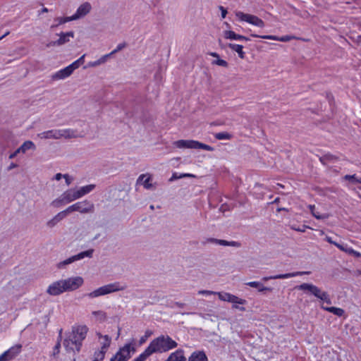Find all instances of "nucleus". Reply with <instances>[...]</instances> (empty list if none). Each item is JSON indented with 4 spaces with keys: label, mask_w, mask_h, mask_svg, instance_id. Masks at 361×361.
Listing matches in <instances>:
<instances>
[{
    "label": "nucleus",
    "mask_w": 361,
    "mask_h": 361,
    "mask_svg": "<svg viewBox=\"0 0 361 361\" xmlns=\"http://www.w3.org/2000/svg\"><path fill=\"white\" fill-rule=\"evenodd\" d=\"M88 328L85 325L74 326L63 341V346L68 351L80 350L82 341L85 338Z\"/></svg>",
    "instance_id": "obj_1"
},
{
    "label": "nucleus",
    "mask_w": 361,
    "mask_h": 361,
    "mask_svg": "<svg viewBox=\"0 0 361 361\" xmlns=\"http://www.w3.org/2000/svg\"><path fill=\"white\" fill-rule=\"evenodd\" d=\"M178 343L169 336H161L152 340L147 348L149 353H161L176 348Z\"/></svg>",
    "instance_id": "obj_2"
},
{
    "label": "nucleus",
    "mask_w": 361,
    "mask_h": 361,
    "mask_svg": "<svg viewBox=\"0 0 361 361\" xmlns=\"http://www.w3.org/2000/svg\"><path fill=\"white\" fill-rule=\"evenodd\" d=\"M37 137L41 140L54 139L59 140L61 138L70 139L78 137L77 132L74 130L67 129H52L42 132L37 135Z\"/></svg>",
    "instance_id": "obj_3"
},
{
    "label": "nucleus",
    "mask_w": 361,
    "mask_h": 361,
    "mask_svg": "<svg viewBox=\"0 0 361 361\" xmlns=\"http://www.w3.org/2000/svg\"><path fill=\"white\" fill-rule=\"evenodd\" d=\"M126 288V286H121L119 282H115L109 283L103 286H101L96 290L87 294L89 298H94L99 296L110 294L114 292L123 290Z\"/></svg>",
    "instance_id": "obj_4"
},
{
    "label": "nucleus",
    "mask_w": 361,
    "mask_h": 361,
    "mask_svg": "<svg viewBox=\"0 0 361 361\" xmlns=\"http://www.w3.org/2000/svg\"><path fill=\"white\" fill-rule=\"evenodd\" d=\"M173 146L179 149H202L209 152L214 151L210 145L193 140H179L173 143Z\"/></svg>",
    "instance_id": "obj_5"
},
{
    "label": "nucleus",
    "mask_w": 361,
    "mask_h": 361,
    "mask_svg": "<svg viewBox=\"0 0 361 361\" xmlns=\"http://www.w3.org/2000/svg\"><path fill=\"white\" fill-rule=\"evenodd\" d=\"M78 199H80V197L77 189L71 188L65 191L60 197L53 200L51 204L54 207H59L62 204L70 203Z\"/></svg>",
    "instance_id": "obj_6"
},
{
    "label": "nucleus",
    "mask_w": 361,
    "mask_h": 361,
    "mask_svg": "<svg viewBox=\"0 0 361 361\" xmlns=\"http://www.w3.org/2000/svg\"><path fill=\"white\" fill-rule=\"evenodd\" d=\"M216 295H218L220 300L232 303L233 309L238 310L241 312L245 311V308L244 307L236 306V304H240L241 305H245L247 301L245 299L240 298L238 296L227 292H217Z\"/></svg>",
    "instance_id": "obj_7"
},
{
    "label": "nucleus",
    "mask_w": 361,
    "mask_h": 361,
    "mask_svg": "<svg viewBox=\"0 0 361 361\" xmlns=\"http://www.w3.org/2000/svg\"><path fill=\"white\" fill-rule=\"evenodd\" d=\"M94 211V205L88 200L78 202L65 209L67 215L73 212H78L82 214L92 213Z\"/></svg>",
    "instance_id": "obj_8"
},
{
    "label": "nucleus",
    "mask_w": 361,
    "mask_h": 361,
    "mask_svg": "<svg viewBox=\"0 0 361 361\" xmlns=\"http://www.w3.org/2000/svg\"><path fill=\"white\" fill-rule=\"evenodd\" d=\"M235 15L240 21L246 22L261 28H263L265 26L264 22L257 16L245 13L242 11H236Z\"/></svg>",
    "instance_id": "obj_9"
},
{
    "label": "nucleus",
    "mask_w": 361,
    "mask_h": 361,
    "mask_svg": "<svg viewBox=\"0 0 361 361\" xmlns=\"http://www.w3.org/2000/svg\"><path fill=\"white\" fill-rule=\"evenodd\" d=\"M66 292L73 291L80 288L83 284V279L81 276H75L61 279Z\"/></svg>",
    "instance_id": "obj_10"
},
{
    "label": "nucleus",
    "mask_w": 361,
    "mask_h": 361,
    "mask_svg": "<svg viewBox=\"0 0 361 361\" xmlns=\"http://www.w3.org/2000/svg\"><path fill=\"white\" fill-rule=\"evenodd\" d=\"M135 350L131 344H126L111 359V361H126Z\"/></svg>",
    "instance_id": "obj_11"
},
{
    "label": "nucleus",
    "mask_w": 361,
    "mask_h": 361,
    "mask_svg": "<svg viewBox=\"0 0 361 361\" xmlns=\"http://www.w3.org/2000/svg\"><path fill=\"white\" fill-rule=\"evenodd\" d=\"M94 250L92 249L82 252L78 255H75L74 256H72L62 262H60L57 264V267L59 269H62L66 265H68L75 261L80 260L83 259L84 257H92Z\"/></svg>",
    "instance_id": "obj_12"
},
{
    "label": "nucleus",
    "mask_w": 361,
    "mask_h": 361,
    "mask_svg": "<svg viewBox=\"0 0 361 361\" xmlns=\"http://www.w3.org/2000/svg\"><path fill=\"white\" fill-rule=\"evenodd\" d=\"M65 292L61 279L50 283L46 290V293L51 296H57Z\"/></svg>",
    "instance_id": "obj_13"
},
{
    "label": "nucleus",
    "mask_w": 361,
    "mask_h": 361,
    "mask_svg": "<svg viewBox=\"0 0 361 361\" xmlns=\"http://www.w3.org/2000/svg\"><path fill=\"white\" fill-rule=\"evenodd\" d=\"M21 348L22 345L20 344L11 347L0 355V361H10L14 359L20 353Z\"/></svg>",
    "instance_id": "obj_14"
},
{
    "label": "nucleus",
    "mask_w": 361,
    "mask_h": 361,
    "mask_svg": "<svg viewBox=\"0 0 361 361\" xmlns=\"http://www.w3.org/2000/svg\"><path fill=\"white\" fill-rule=\"evenodd\" d=\"M91 9V4L89 2H85L78 8L75 13L73 14L72 17L74 20L80 19L88 14Z\"/></svg>",
    "instance_id": "obj_15"
},
{
    "label": "nucleus",
    "mask_w": 361,
    "mask_h": 361,
    "mask_svg": "<svg viewBox=\"0 0 361 361\" xmlns=\"http://www.w3.org/2000/svg\"><path fill=\"white\" fill-rule=\"evenodd\" d=\"M310 274L309 271H296V272L288 273V274H278V275H275V276H266V277H264L262 279L264 281H267L270 279H288V278L295 277L297 276H302L303 274Z\"/></svg>",
    "instance_id": "obj_16"
},
{
    "label": "nucleus",
    "mask_w": 361,
    "mask_h": 361,
    "mask_svg": "<svg viewBox=\"0 0 361 361\" xmlns=\"http://www.w3.org/2000/svg\"><path fill=\"white\" fill-rule=\"evenodd\" d=\"M207 243H215L222 246L240 247V243L237 241H227L226 240H220L214 238H208Z\"/></svg>",
    "instance_id": "obj_17"
},
{
    "label": "nucleus",
    "mask_w": 361,
    "mask_h": 361,
    "mask_svg": "<svg viewBox=\"0 0 361 361\" xmlns=\"http://www.w3.org/2000/svg\"><path fill=\"white\" fill-rule=\"evenodd\" d=\"M74 37V32L71 31L68 32H61L59 35V39L55 42H52L50 43V45H62L70 41V38H73Z\"/></svg>",
    "instance_id": "obj_18"
},
{
    "label": "nucleus",
    "mask_w": 361,
    "mask_h": 361,
    "mask_svg": "<svg viewBox=\"0 0 361 361\" xmlns=\"http://www.w3.org/2000/svg\"><path fill=\"white\" fill-rule=\"evenodd\" d=\"M251 36L253 37H259L262 39H273V40H277V41H280V42H288V41L295 38L294 36H291V35H285L283 37H277L275 35H258L256 34H252Z\"/></svg>",
    "instance_id": "obj_19"
},
{
    "label": "nucleus",
    "mask_w": 361,
    "mask_h": 361,
    "mask_svg": "<svg viewBox=\"0 0 361 361\" xmlns=\"http://www.w3.org/2000/svg\"><path fill=\"white\" fill-rule=\"evenodd\" d=\"M97 336L99 338V342L102 345L101 349L97 352H102L104 357L106 351L110 345L111 338L107 335L102 336L100 333H97Z\"/></svg>",
    "instance_id": "obj_20"
},
{
    "label": "nucleus",
    "mask_w": 361,
    "mask_h": 361,
    "mask_svg": "<svg viewBox=\"0 0 361 361\" xmlns=\"http://www.w3.org/2000/svg\"><path fill=\"white\" fill-rule=\"evenodd\" d=\"M72 74V72L69 69L68 66L59 70L51 75V78L54 80H63L69 77Z\"/></svg>",
    "instance_id": "obj_21"
},
{
    "label": "nucleus",
    "mask_w": 361,
    "mask_h": 361,
    "mask_svg": "<svg viewBox=\"0 0 361 361\" xmlns=\"http://www.w3.org/2000/svg\"><path fill=\"white\" fill-rule=\"evenodd\" d=\"M67 216L65 210L59 212L56 215H55L51 219L47 221V226L49 228L54 227L59 222L63 220Z\"/></svg>",
    "instance_id": "obj_22"
},
{
    "label": "nucleus",
    "mask_w": 361,
    "mask_h": 361,
    "mask_svg": "<svg viewBox=\"0 0 361 361\" xmlns=\"http://www.w3.org/2000/svg\"><path fill=\"white\" fill-rule=\"evenodd\" d=\"M151 180V176L148 174H141L137 178V183L143 185L145 188L149 190L153 187L152 184L150 183Z\"/></svg>",
    "instance_id": "obj_23"
},
{
    "label": "nucleus",
    "mask_w": 361,
    "mask_h": 361,
    "mask_svg": "<svg viewBox=\"0 0 361 361\" xmlns=\"http://www.w3.org/2000/svg\"><path fill=\"white\" fill-rule=\"evenodd\" d=\"M91 318L94 322H104L106 321L107 317L106 314L102 310L93 311L91 313Z\"/></svg>",
    "instance_id": "obj_24"
},
{
    "label": "nucleus",
    "mask_w": 361,
    "mask_h": 361,
    "mask_svg": "<svg viewBox=\"0 0 361 361\" xmlns=\"http://www.w3.org/2000/svg\"><path fill=\"white\" fill-rule=\"evenodd\" d=\"M166 361H185L183 355V350H178L171 353Z\"/></svg>",
    "instance_id": "obj_25"
},
{
    "label": "nucleus",
    "mask_w": 361,
    "mask_h": 361,
    "mask_svg": "<svg viewBox=\"0 0 361 361\" xmlns=\"http://www.w3.org/2000/svg\"><path fill=\"white\" fill-rule=\"evenodd\" d=\"M35 150L36 146L33 142L30 140H27L24 142L20 147H18V152H21V153H25L27 150Z\"/></svg>",
    "instance_id": "obj_26"
},
{
    "label": "nucleus",
    "mask_w": 361,
    "mask_h": 361,
    "mask_svg": "<svg viewBox=\"0 0 361 361\" xmlns=\"http://www.w3.org/2000/svg\"><path fill=\"white\" fill-rule=\"evenodd\" d=\"M188 361H208L205 353L202 351L193 353L189 357Z\"/></svg>",
    "instance_id": "obj_27"
},
{
    "label": "nucleus",
    "mask_w": 361,
    "mask_h": 361,
    "mask_svg": "<svg viewBox=\"0 0 361 361\" xmlns=\"http://www.w3.org/2000/svg\"><path fill=\"white\" fill-rule=\"evenodd\" d=\"M228 47L232 49L233 51H235L238 53V56L241 59H245V53L243 51V47L242 45H240V44H231V43H229L228 44Z\"/></svg>",
    "instance_id": "obj_28"
},
{
    "label": "nucleus",
    "mask_w": 361,
    "mask_h": 361,
    "mask_svg": "<svg viewBox=\"0 0 361 361\" xmlns=\"http://www.w3.org/2000/svg\"><path fill=\"white\" fill-rule=\"evenodd\" d=\"M94 188H95V185L90 184V185H85V186H82V187L77 189L78 193V195H79L80 198H81L84 195L90 193Z\"/></svg>",
    "instance_id": "obj_29"
},
{
    "label": "nucleus",
    "mask_w": 361,
    "mask_h": 361,
    "mask_svg": "<svg viewBox=\"0 0 361 361\" xmlns=\"http://www.w3.org/2000/svg\"><path fill=\"white\" fill-rule=\"evenodd\" d=\"M308 208L310 210L311 214L313 216H314L317 219H326L329 217V214H320L319 212L316 211L315 206L312 204L308 205Z\"/></svg>",
    "instance_id": "obj_30"
},
{
    "label": "nucleus",
    "mask_w": 361,
    "mask_h": 361,
    "mask_svg": "<svg viewBox=\"0 0 361 361\" xmlns=\"http://www.w3.org/2000/svg\"><path fill=\"white\" fill-rule=\"evenodd\" d=\"M322 308L324 309V310L329 312H331L336 316H338V317H341L344 314V310L339 307H326V306L322 305Z\"/></svg>",
    "instance_id": "obj_31"
},
{
    "label": "nucleus",
    "mask_w": 361,
    "mask_h": 361,
    "mask_svg": "<svg viewBox=\"0 0 361 361\" xmlns=\"http://www.w3.org/2000/svg\"><path fill=\"white\" fill-rule=\"evenodd\" d=\"M247 286H249L252 288H256L259 291L262 292L264 290H271L270 288L264 286L260 282L258 281H250L246 283Z\"/></svg>",
    "instance_id": "obj_32"
},
{
    "label": "nucleus",
    "mask_w": 361,
    "mask_h": 361,
    "mask_svg": "<svg viewBox=\"0 0 361 361\" xmlns=\"http://www.w3.org/2000/svg\"><path fill=\"white\" fill-rule=\"evenodd\" d=\"M312 295H314L317 298L322 300L323 298L326 295L327 293L326 292L322 291L320 288H319L317 286L313 285L311 293Z\"/></svg>",
    "instance_id": "obj_33"
},
{
    "label": "nucleus",
    "mask_w": 361,
    "mask_h": 361,
    "mask_svg": "<svg viewBox=\"0 0 361 361\" xmlns=\"http://www.w3.org/2000/svg\"><path fill=\"white\" fill-rule=\"evenodd\" d=\"M339 250H341V251H343L348 254L353 255L355 257H361L360 252H359L356 250H354L351 247H345L344 245H342V246H339Z\"/></svg>",
    "instance_id": "obj_34"
},
{
    "label": "nucleus",
    "mask_w": 361,
    "mask_h": 361,
    "mask_svg": "<svg viewBox=\"0 0 361 361\" xmlns=\"http://www.w3.org/2000/svg\"><path fill=\"white\" fill-rule=\"evenodd\" d=\"M232 135L226 132H221L218 133L215 135V138L217 140H230L231 139Z\"/></svg>",
    "instance_id": "obj_35"
},
{
    "label": "nucleus",
    "mask_w": 361,
    "mask_h": 361,
    "mask_svg": "<svg viewBox=\"0 0 361 361\" xmlns=\"http://www.w3.org/2000/svg\"><path fill=\"white\" fill-rule=\"evenodd\" d=\"M312 287H313V284L304 283H302L300 286H298L296 287V288L298 289V290H301L307 291V292L311 293Z\"/></svg>",
    "instance_id": "obj_36"
},
{
    "label": "nucleus",
    "mask_w": 361,
    "mask_h": 361,
    "mask_svg": "<svg viewBox=\"0 0 361 361\" xmlns=\"http://www.w3.org/2000/svg\"><path fill=\"white\" fill-rule=\"evenodd\" d=\"M224 36L226 39H236L237 34L231 30H226L224 32Z\"/></svg>",
    "instance_id": "obj_37"
},
{
    "label": "nucleus",
    "mask_w": 361,
    "mask_h": 361,
    "mask_svg": "<svg viewBox=\"0 0 361 361\" xmlns=\"http://www.w3.org/2000/svg\"><path fill=\"white\" fill-rule=\"evenodd\" d=\"M149 356L150 354L149 353L146 348L145 350L142 353H141L137 358H135L133 361H145Z\"/></svg>",
    "instance_id": "obj_38"
},
{
    "label": "nucleus",
    "mask_w": 361,
    "mask_h": 361,
    "mask_svg": "<svg viewBox=\"0 0 361 361\" xmlns=\"http://www.w3.org/2000/svg\"><path fill=\"white\" fill-rule=\"evenodd\" d=\"M344 180H349L352 183H357L359 181V178H357L355 174L353 175H345L343 177Z\"/></svg>",
    "instance_id": "obj_39"
},
{
    "label": "nucleus",
    "mask_w": 361,
    "mask_h": 361,
    "mask_svg": "<svg viewBox=\"0 0 361 361\" xmlns=\"http://www.w3.org/2000/svg\"><path fill=\"white\" fill-rule=\"evenodd\" d=\"M56 21H58L59 24H63L69 21L74 20L72 16L69 17H65V18H58L56 19Z\"/></svg>",
    "instance_id": "obj_40"
},
{
    "label": "nucleus",
    "mask_w": 361,
    "mask_h": 361,
    "mask_svg": "<svg viewBox=\"0 0 361 361\" xmlns=\"http://www.w3.org/2000/svg\"><path fill=\"white\" fill-rule=\"evenodd\" d=\"M60 348H61V343H60V341H58L56 345L54 346V349H53V351H52V355L54 357H56V355H59V352H60Z\"/></svg>",
    "instance_id": "obj_41"
},
{
    "label": "nucleus",
    "mask_w": 361,
    "mask_h": 361,
    "mask_svg": "<svg viewBox=\"0 0 361 361\" xmlns=\"http://www.w3.org/2000/svg\"><path fill=\"white\" fill-rule=\"evenodd\" d=\"M216 291H213V290H200L197 293L199 295H216Z\"/></svg>",
    "instance_id": "obj_42"
},
{
    "label": "nucleus",
    "mask_w": 361,
    "mask_h": 361,
    "mask_svg": "<svg viewBox=\"0 0 361 361\" xmlns=\"http://www.w3.org/2000/svg\"><path fill=\"white\" fill-rule=\"evenodd\" d=\"M111 56V54L109 53V54H105V55L102 56V57H100L98 59L99 66L105 63L107 61V60L110 58Z\"/></svg>",
    "instance_id": "obj_43"
},
{
    "label": "nucleus",
    "mask_w": 361,
    "mask_h": 361,
    "mask_svg": "<svg viewBox=\"0 0 361 361\" xmlns=\"http://www.w3.org/2000/svg\"><path fill=\"white\" fill-rule=\"evenodd\" d=\"M104 360V354L102 352H95L94 360L92 361H102Z\"/></svg>",
    "instance_id": "obj_44"
},
{
    "label": "nucleus",
    "mask_w": 361,
    "mask_h": 361,
    "mask_svg": "<svg viewBox=\"0 0 361 361\" xmlns=\"http://www.w3.org/2000/svg\"><path fill=\"white\" fill-rule=\"evenodd\" d=\"M213 63L216 64V65H218L219 66H223V67H227L228 66L227 61H226L225 60L219 59V58L216 61H214L213 62Z\"/></svg>",
    "instance_id": "obj_45"
},
{
    "label": "nucleus",
    "mask_w": 361,
    "mask_h": 361,
    "mask_svg": "<svg viewBox=\"0 0 361 361\" xmlns=\"http://www.w3.org/2000/svg\"><path fill=\"white\" fill-rule=\"evenodd\" d=\"M126 47V44L125 42L123 43H120L117 45L116 48L115 49H114L110 54H111V55L117 53L118 51L122 50L123 49H124L125 47Z\"/></svg>",
    "instance_id": "obj_46"
},
{
    "label": "nucleus",
    "mask_w": 361,
    "mask_h": 361,
    "mask_svg": "<svg viewBox=\"0 0 361 361\" xmlns=\"http://www.w3.org/2000/svg\"><path fill=\"white\" fill-rule=\"evenodd\" d=\"M80 64L78 63V61L76 60L71 64H70L68 66L71 71L73 73L75 69L78 68L80 67Z\"/></svg>",
    "instance_id": "obj_47"
},
{
    "label": "nucleus",
    "mask_w": 361,
    "mask_h": 361,
    "mask_svg": "<svg viewBox=\"0 0 361 361\" xmlns=\"http://www.w3.org/2000/svg\"><path fill=\"white\" fill-rule=\"evenodd\" d=\"M325 240L330 244H333L335 246H336L339 249V246H342L343 245H341L339 243H337L336 242L334 241L332 238L329 236H326Z\"/></svg>",
    "instance_id": "obj_48"
},
{
    "label": "nucleus",
    "mask_w": 361,
    "mask_h": 361,
    "mask_svg": "<svg viewBox=\"0 0 361 361\" xmlns=\"http://www.w3.org/2000/svg\"><path fill=\"white\" fill-rule=\"evenodd\" d=\"M63 178L66 180V183L67 185H71L73 180V178L71 177L68 174H63Z\"/></svg>",
    "instance_id": "obj_49"
},
{
    "label": "nucleus",
    "mask_w": 361,
    "mask_h": 361,
    "mask_svg": "<svg viewBox=\"0 0 361 361\" xmlns=\"http://www.w3.org/2000/svg\"><path fill=\"white\" fill-rule=\"evenodd\" d=\"M219 8L221 12V18H225L227 15V10L222 6H220Z\"/></svg>",
    "instance_id": "obj_50"
},
{
    "label": "nucleus",
    "mask_w": 361,
    "mask_h": 361,
    "mask_svg": "<svg viewBox=\"0 0 361 361\" xmlns=\"http://www.w3.org/2000/svg\"><path fill=\"white\" fill-rule=\"evenodd\" d=\"M322 300H323L324 302H326L327 305L331 304V300L328 293L326 294V295L323 298V299Z\"/></svg>",
    "instance_id": "obj_51"
},
{
    "label": "nucleus",
    "mask_w": 361,
    "mask_h": 361,
    "mask_svg": "<svg viewBox=\"0 0 361 361\" xmlns=\"http://www.w3.org/2000/svg\"><path fill=\"white\" fill-rule=\"evenodd\" d=\"M99 66V64L98 60H97L95 61L89 62L87 64V67H96V66Z\"/></svg>",
    "instance_id": "obj_52"
},
{
    "label": "nucleus",
    "mask_w": 361,
    "mask_h": 361,
    "mask_svg": "<svg viewBox=\"0 0 361 361\" xmlns=\"http://www.w3.org/2000/svg\"><path fill=\"white\" fill-rule=\"evenodd\" d=\"M235 40H245V41H248L249 38H247V37H245L243 35H240L237 34V37H236V39Z\"/></svg>",
    "instance_id": "obj_53"
},
{
    "label": "nucleus",
    "mask_w": 361,
    "mask_h": 361,
    "mask_svg": "<svg viewBox=\"0 0 361 361\" xmlns=\"http://www.w3.org/2000/svg\"><path fill=\"white\" fill-rule=\"evenodd\" d=\"M186 177H192V178H194L195 175L191 174V173H181V174H180L178 176V178H186Z\"/></svg>",
    "instance_id": "obj_54"
},
{
    "label": "nucleus",
    "mask_w": 361,
    "mask_h": 361,
    "mask_svg": "<svg viewBox=\"0 0 361 361\" xmlns=\"http://www.w3.org/2000/svg\"><path fill=\"white\" fill-rule=\"evenodd\" d=\"M21 153V152H18V148L12 154L9 155V159H12L17 156L18 154Z\"/></svg>",
    "instance_id": "obj_55"
},
{
    "label": "nucleus",
    "mask_w": 361,
    "mask_h": 361,
    "mask_svg": "<svg viewBox=\"0 0 361 361\" xmlns=\"http://www.w3.org/2000/svg\"><path fill=\"white\" fill-rule=\"evenodd\" d=\"M61 178H63V175L60 173H56L54 176L56 180H60Z\"/></svg>",
    "instance_id": "obj_56"
},
{
    "label": "nucleus",
    "mask_w": 361,
    "mask_h": 361,
    "mask_svg": "<svg viewBox=\"0 0 361 361\" xmlns=\"http://www.w3.org/2000/svg\"><path fill=\"white\" fill-rule=\"evenodd\" d=\"M85 54H83L81 57H80L77 60L80 65L83 64V63L85 61Z\"/></svg>",
    "instance_id": "obj_57"
},
{
    "label": "nucleus",
    "mask_w": 361,
    "mask_h": 361,
    "mask_svg": "<svg viewBox=\"0 0 361 361\" xmlns=\"http://www.w3.org/2000/svg\"><path fill=\"white\" fill-rule=\"evenodd\" d=\"M179 178H178V176L176 173H173L172 176L170 178L169 181H173Z\"/></svg>",
    "instance_id": "obj_58"
},
{
    "label": "nucleus",
    "mask_w": 361,
    "mask_h": 361,
    "mask_svg": "<svg viewBox=\"0 0 361 361\" xmlns=\"http://www.w3.org/2000/svg\"><path fill=\"white\" fill-rule=\"evenodd\" d=\"M18 166V165L15 163H11L9 166L8 167V170L10 171V170H12L13 169H15Z\"/></svg>",
    "instance_id": "obj_59"
},
{
    "label": "nucleus",
    "mask_w": 361,
    "mask_h": 361,
    "mask_svg": "<svg viewBox=\"0 0 361 361\" xmlns=\"http://www.w3.org/2000/svg\"><path fill=\"white\" fill-rule=\"evenodd\" d=\"M175 305L178 307L182 308V307H183L185 306V304L183 303V302H175Z\"/></svg>",
    "instance_id": "obj_60"
},
{
    "label": "nucleus",
    "mask_w": 361,
    "mask_h": 361,
    "mask_svg": "<svg viewBox=\"0 0 361 361\" xmlns=\"http://www.w3.org/2000/svg\"><path fill=\"white\" fill-rule=\"evenodd\" d=\"M49 11L48 8H43L41 11V13H47Z\"/></svg>",
    "instance_id": "obj_61"
},
{
    "label": "nucleus",
    "mask_w": 361,
    "mask_h": 361,
    "mask_svg": "<svg viewBox=\"0 0 361 361\" xmlns=\"http://www.w3.org/2000/svg\"><path fill=\"white\" fill-rule=\"evenodd\" d=\"M293 229L300 231V232H305V229L295 228H293Z\"/></svg>",
    "instance_id": "obj_62"
},
{
    "label": "nucleus",
    "mask_w": 361,
    "mask_h": 361,
    "mask_svg": "<svg viewBox=\"0 0 361 361\" xmlns=\"http://www.w3.org/2000/svg\"><path fill=\"white\" fill-rule=\"evenodd\" d=\"M145 340H146V337H142L141 339H140V343H144L145 341Z\"/></svg>",
    "instance_id": "obj_63"
},
{
    "label": "nucleus",
    "mask_w": 361,
    "mask_h": 361,
    "mask_svg": "<svg viewBox=\"0 0 361 361\" xmlns=\"http://www.w3.org/2000/svg\"><path fill=\"white\" fill-rule=\"evenodd\" d=\"M211 55H212V56H214V57L219 58V55H218V54H216V53H214H214H212V54H211Z\"/></svg>",
    "instance_id": "obj_64"
}]
</instances>
